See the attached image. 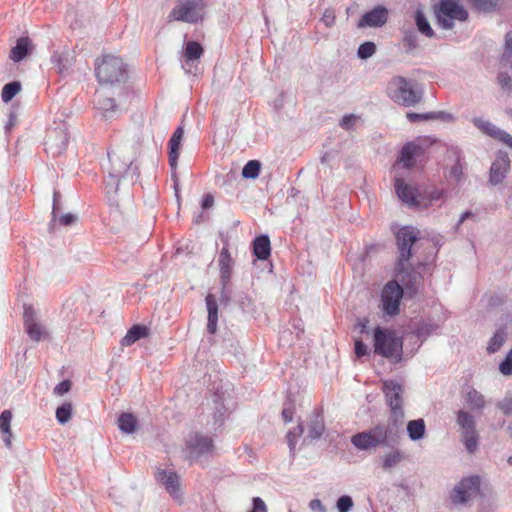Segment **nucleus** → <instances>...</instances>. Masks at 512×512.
Segmentation results:
<instances>
[{"instance_id": "f257e3e1", "label": "nucleus", "mask_w": 512, "mask_h": 512, "mask_svg": "<svg viewBox=\"0 0 512 512\" xmlns=\"http://www.w3.org/2000/svg\"><path fill=\"white\" fill-rule=\"evenodd\" d=\"M141 144V138L127 139L108 152L109 168L105 189L109 197L118 193L121 182L135 183L139 178V168L134 165Z\"/></svg>"}, {"instance_id": "f03ea898", "label": "nucleus", "mask_w": 512, "mask_h": 512, "mask_svg": "<svg viewBox=\"0 0 512 512\" xmlns=\"http://www.w3.org/2000/svg\"><path fill=\"white\" fill-rule=\"evenodd\" d=\"M403 426L388 419L387 425L378 424L351 437V443L362 451H375L380 446L392 447L401 439Z\"/></svg>"}, {"instance_id": "7ed1b4c3", "label": "nucleus", "mask_w": 512, "mask_h": 512, "mask_svg": "<svg viewBox=\"0 0 512 512\" xmlns=\"http://www.w3.org/2000/svg\"><path fill=\"white\" fill-rule=\"evenodd\" d=\"M95 74L102 87L117 86L127 79L126 65L120 57L103 55L95 62Z\"/></svg>"}, {"instance_id": "20e7f679", "label": "nucleus", "mask_w": 512, "mask_h": 512, "mask_svg": "<svg viewBox=\"0 0 512 512\" xmlns=\"http://www.w3.org/2000/svg\"><path fill=\"white\" fill-rule=\"evenodd\" d=\"M387 89L389 97L405 107L416 105L422 98V93L416 89L415 82L402 76L393 77Z\"/></svg>"}, {"instance_id": "39448f33", "label": "nucleus", "mask_w": 512, "mask_h": 512, "mask_svg": "<svg viewBox=\"0 0 512 512\" xmlns=\"http://www.w3.org/2000/svg\"><path fill=\"white\" fill-rule=\"evenodd\" d=\"M374 352L385 358L400 361L403 351V341L395 332L382 327L374 329Z\"/></svg>"}, {"instance_id": "423d86ee", "label": "nucleus", "mask_w": 512, "mask_h": 512, "mask_svg": "<svg viewBox=\"0 0 512 512\" xmlns=\"http://www.w3.org/2000/svg\"><path fill=\"white\" fill-rule=\"evenodd\" d=\"M437 24L446 30L454 27V20L464 22L468 19V11L459 4L458 0H440L434 6Z\"/></svg>"}, {"instance_id": "0eeeda50", "label": "nucleus", "mask_w": 512, "mask_h": 512, "mask_svg": "<svg viewBox=\"0 0 512 512\" xmlns=\"http://www.w3.org/2000/svg\"><path fill=\"white\" fill-rule=\"evenodd\" d=\"M386 403L390 408L388 419L403 426L405 412L403 408L404 388L394 380H386L382 387Z\"/></svg>"}, {"instance_id": "6e6552de", "label": "nucleus", "mask_w": 512, "mask_h": 512, "mask_svg": "<svg viewBox=\"0 0 512 512\" xmlns=\"http://www.w3.org/2000/svg\"><path fill=\"white\" fill-rule=\"evenodd\" d=\"M418 231L412 227H402L396 233L397 262L400 266L410 263V259L418 248Z\"/></svg>"}, {"instance_id": "1a4fd4ad", "label": "nucleus", "mask_w": 512, "mask_h": 512, "mask_svg": "<svg viewBox=\"0 0 512 512\" xmlns=\"http://www.w3.org/2000/svg\"><path fill=\"white\" fill-rule=\"evenodd\" d=\"M203 0H179L168 15V21L197 23L203 18Z\"/></svg>"}, {"instance_id": "9d476101", "label": "nucleus", "mask_w": 512, "mask_h": 512, "mask_svg": "<svg viewBox=\"0 0 512 512\" xmlns=\"http://www.w3.org/2000/svg\"><path fill=\"white\" fill-rule=\"evenodd\" d=\"M424 263L418 262L417 266L414 267L412 263H407L406 265L400 266L399 264L395 265V273L397 279L402 283L403 291L410 296L418 293L422 282L423 276L419 271V268L423 267Z\"/></svg>"}, {"instance_id": "9b49d317", "label": "nucleus", "mask_w": 512, "mask_h": 512, "mask_svg": "<svg viewBox=\"0 0 512 512\" xmlns=\"http://www.w3.org/2000/svg\"><path fill=\"white\" fill-rule=\"evenodd\" d=\"M403 295V287L397 280L387 282L381 292V308L383 312L391 317L398 315Z\"/></svg>"}, {"instance_id": "f8f14e48", "label": "nucleus", "mask_w": 512, "mask_h": 512, "mask_svg": "<svg viewBox=\"0 0 512 512\" xmlns=\"http://www.w3.org/2000/svg\"><path fill=\"white\" fill-rule=\"evenodd\" d=\"M185 446L187 457L190 460H197L199 457L209 455L214 451L212 438L198 432L189 434Z\"/></svg>"}, {"instance_id": "ddd939ff", "label": "nucleus", "mask_w": 512, "mask_h": 512, "mask_svg": "<svg viewBox=\"0 0 512 512\" xmlns=\"http://www.w3.org/2000/svg\"><path fill=\"white\" fill-rule=\"evenodd\" d=\"M69 142V134L65 123L59 124L57 127L48 130L45 149L52 156L61 155L67 148Z\"/></svg>"}, {"instance_id": "4468645a", "label": "nucleus", "mask_w": 512, "mask_h": 512, "mask_svg": "<svg viewBox=\"0 0 512 512\" xmlns=\"http://www.w3.org/2000/svg\"><path fill=\"white\" fill-rule=\"evenodd\" d=\"M480 489L479 476L463 478L453 489L451 500L453 503H466L473 496L477 495Z\"/></svg>"}, {"instance_id": "2eb2a0df", "label": "nucleus", "mask_w": 512, "mask_h": 512, "mask_svg": "<svg viewBox=\"0 0 512 512\" xmlns=\"http://www.w3.org/2000/svg\"><path fill=\"white\" fill-rule=\"evenodd\" d=\"M23 319L25 331L31 340L39 342L48 336L47 330L40 323L33 307L27 305L24 306Z\"/></svg>"}, {"instance_id": "dca6fc26", "label": "nucleus", "mask_w": 512, "mask_h": 512, "mask_svg": "<svg viewBox=\"0 0 512 512\" xmlns=\"http://www.w3.org/2000/svg\"><path fill=\"white\" fill-rule=\"evenodd\" d=\"M510 158L505 151H498L489 171V183L493 186L501 184L510 169Z\"/></svg>"}, {"instance_id": "f3484780", "label": "nucleus", "mask_w": 512, "mask_h": 512, "mask_svg": "<svg viewBox=\"0 0 512 512\" xmlns=\"http://www.w3.org/2000/svg\"><path fill=\"white\" fill-rule=\"evenodd\" d=\"M155 478L173 498L180 499L182 497L180 478L176 472L158 469L155 472Z\"/></svg>"}, {"instance_id": "a211bd4d", "label": "nucleus", "mask_w": 512, "mask_h": 512, "mask_svg": "<svg viewBox=\"0 0 512 512\" xmlns=\"http://www.w3.org/2000/svg\"><path fill=\"white\" fill-rule=\"evenodd\" d=\"M220 282L222 285V298L228 300L225 295L232 275L233 259L229 250L223 247L219 254Z\"/></svg>"}, {"instance_id": "6ab92c4d", "label": "nucleus", "mask_w": 512, "mask_h": 512, "mask_svg": "<svg viewBox=\"0 0 512 512\" xmlns=\"http://www.w3.org/2000/svg\"><path fill=\"white\" fill-rule=\"evenodd\" d=\"M395 190L397 196L406 204L410 206H415L419 204H423V200L421 198L420 189H414L407 185L403 179L397 178L395 180Z\"/></svg>"}, {"instance_id": "aec40b11", "label": "nucleus", "mask_w": 512, "mask_h": 512, "mask_svg": "<svg viewBox=\"0 0 512 512\" xmlns=\"http://www.w3.org/2000/svg\"><path fill=\"white\" fill-rule=\"evenodd\" d=\"M426 139H416L405 144L401 150L400 161L404 167L409 168L413 165V159L420 157L424 153Z\"/></svg>"}, {"instance_id": "412c9836", "label": "nucleus", "mask_w": 512, "mask_h": 512, "mask_svg": "<svg viewBox=\"0 0 512 512\" xmlns=\"http://www.w3.org/2000/svg\"><path fill=\"white\" fill-rule=\"evenodd\" d=\"M387 19L388 10L384 6L378 5L361 17L358 22V27H381L387 22Z\"/></svg>"}, {"instance_id": "4be33fe9", "label": "nucleus", "mask_w": 512, "mask_h": 512, "mask_svg": "<svg viewBox=\"0 0 512 512\" xmlns=\"http://www.w3.org/2000/svg\"><path fill=\"white\" fill-rule=\"evenodd\" d=\"M95 105L97 109L102 111L105 118L112 117V114L116 111V104L113 98H109L106 95L105 87L97 90L95 93Z\"/></svg>"}, {"instance_id": "5701e85b", "label": "nucleus", "mask_w": 512, "mask_h": 512, "mask_svg": "<svg viewBox=\"0 0 512 512\" xmlns=\"http://www.w3.org/2000/svg\"><path fill=\"white\" fill-rule=\"evenodd\" d=\"M207 311H208V322L207 331L210 334H215L217 331L218 322V304L216 297L212 294H208L205 298Z\"/></svg>"}, {"instance_id": "b1692460", "label": "nucleus", "mask_w": 512, "mask_h": 512, "mask_svg": "<svg viewBox=\"0 0 512 512\" xmlns=\"http://www.w3.org/2000/svg\"><path fill=\"white\" fill-rule=\"evenodd\" d=\"M414 21L419 33L427 38H434L436 36V33L432 29L427 16L420 7H418L414 12Z\"/></svg>"}, {"instance_id": "393cba45", "label": "nucleus", "mask_w": 512, "mask_h": 512, "mask_svg": "<svg viewBox=\"0 0 512 512\" xmlns=\"http://www.w3.org/2000/svg\"><path fill=\"white\" fill-rule=\"evenodd\" d=\"M253 253L260 260H267L271 254L270 239L267 235H260L253 241Z\"/></svg>"}, {"instance_id": "a878e982", "label": "nucleus", "mask_w": 512, "mask_h": 512, "mask_svg": "<svg viewBox=\"0 0 512 512\" xmlns=\"http://www.w3.org/2000/svg\"><path fill=\"white\" fill-rule=\"evenodd\" d=\"M31 49L32 45L30 39L28 37H21L11 49L10 58L14 62H20L27 56Z\"/></svg>"}, {"instance_id": "bb28decb", "label": "nucleus", "mask_w": 512, "mask_h": 512, "mask_svg": "<svg viewBox=\"0 0 512 512\" xmlns=\"http://www.w3.org/2000/svg\"><path fill=\"white\" fill-rule=\"evenodd\" d=\"M407 433L412 441H418L424 438L426 425L422 418L411 420L407 423Z\"/></svg>"}, {"instance_id": "cd10ccee", "label": "nucleus", "mask_w": 512, "mask_h": 512, "mask_svg": "<svg viewBox=\"0 0 512 512\" xmlns=\"http://www.w3.org/2000/svg\"><path fill=\"white\" fill-rule=\"evenodd\" d=\"M507 337V329L505 327L499 328L490 338L487 346V352L489 354H494L499 351L500 348L505 344Z\"/></svg>"}, {"instance_id": "c85d7f7f", "label": "nucleus", "mask_w": 512, "mask_h": 512, "mask_svg": "<svg viewBox=\"0 0 512 512\" xmlns=\"http://www.w3.org/2000/svg\"><path fill=\"white\" fill-rule=\"evenodd\" d=\"M148 329L142 325L132 326L121 340L122 346H130L137 340L147 336Z\"/></svg>"}, {"instance_id": "c756f323", "label": "nucleus", "mask_w": 512, "mask_h": 512, "mask_svg": "<svg viewBox=\"0 0 512 512\" xmlns=\"http://www.w3.org/2000/svg\"><path fill=\"white\" fill-rule=\"evenodd\" d=\"M181 142L170 138L169 140V164L171 169L173 170L172 177L175 182V187L177 186V176L175 170L177 168L178 158L180 154Z\"/></svg>"}, {"instance_id": "7c9ffc66", "label": "nucleus", "mask_w": 512, "mask_h": 512, "mask_svg": "<svg viewBox=\"0 0 512 512\" xmlns=\"http://www.w3.org/2000/svg\"><path fill=\"white\" fill-rule=\"evenodd\" d=\"M420 192L423 204L417 205L418 208H427L442 197V191L435 187H426Z\"/></svg>"}, {"instance_id": "2f4dec72", "label": "nucleus", "mask_w": 512, "mask_h": 512, "mask_svg": "<svg viewBox=\"0 0 512 512\" xmlns=\"http://www.w3.org/2000/svg\"><path fill=\"white\" fill-rule=\"evenodd\" d=\"M404 458L405 456L402 451L393 450L383 456L382 468L386 471L391 470L398 466L404 460Z\"/></svg>"}, {"instance_id": "473e14b6", "label": "nucleus", "mask_w": 512, "mask_h": 512, "mask_svg": "<svg viewBox=\"0 0 512 512\" xmlns=\"http://www.w3.org/2000/svg\"><path fill=\"white\" fill-rule=\"evenodd\" d=\"M203 52L204 50L198 42H187L183 53L185 63L188 64L189 62L198 60L202 56Z\"/></svg>"}, {"instance_id": "72a5a7b5", "label": "nucleus", "mask_w": 512, "mask_h": 512, "mask_svg": "<svg viewBox=\"0 0 512 512\" xmlns=\"http://www.w3.org/2000/svg\"><path fill=\"white\" fill-rule=\"evenodd\" d=\"M457 424L461 427L463 432H474L476 431V422L474 417L464 410H460L457 413Z\"/></svg>"}, {"instance_id": "f704fd0d", "label": "nucleus", "mask_w": 512, "mask_h": 512, "mask_svg": "<svg viewBox=\"0 0 512 512\" xmlns=\"http://www.w3.org/2000/svg\"><path fill=\"white\" fill-rule=\"evenodd\" d=\"M324 432V422L320 415L316 414L314 415L308 426V435L307 437L311 440L318 439L322 436Z\"/></svg>"}, {"instance_id": "c9c22d12", "label": "nucleus", "mask_w": 512, "mask_h": 512, "mask_svg": "<svg viewBox=\"0 0 512 512\" xmlns=\"http://www.w3.org/2000/svg\"><path fill=\"white\" fill-rule=\"evenodd\" d=\"M118 426L124 433H133L137 428V419L131 413H122L118 418Z\"/></svg>"}, {"instance_id": "e433bc0d", "label": "nucleus", "mask_w": 512, "mask_h": 512, "mask_svg": "<svg viewBox=\"0 0 512 512\" xmlns=\"http://www.w3.org/2000/svg\"><path fill=\"white\" fill-rule=\"evenodd\" d=\"M445 116H446V113L443 111L429 112V113L408 112L406 114V118L411 123H415V122H419V121L434 120V119H444Z\"/></svg>"}, {"instance_id": "4c0bfd02", "label": "nucleus", "mask_w": 512, "mask_h": 512, "mask_svg": "<svg viewBox=\"0 0 512 512\" xmlns=\"http://www.w3.org/2000/svg\"><path fill=\"white\" fill-rule=\"evenodd\" d=\"M475 127H477L482 133L495 138L500 128L496 127L490 121L480 117H475L472 120Z\"/></svg>"}, {"instance_id": "58836bf2", "label": "nucleus", "mask_w": 512, "mask_h": 512, "mask_svg": "<svg viewBox=\"0 0 512 512\" xmlns=\"http://www.w3.org/2000/svg\"><path fill=\"white\" fill-rule=\"evenodd\" d=\"M468 2L476 11L490 13L496 10L500 0H468Z\"/></svg>"}, {"instance_id": "ea45409f", "label": "nucleus", "mask_w": 512, "mask_h": 512, "mask_svg": "<svg viewBox=\"0 0 512 512\" xmlns=\"http://www.w3.org/2000/svg\"><path fill=\"white\" fill-rule=\"evenodd\" d=\"M466 402L472 409L481 410L485 407L484 396L475 389L467 393Z\"/></svg>"}, {"instance_id": "a19ab883", "label": "nucleus", "mask_w": 512, "mask_h": 512, "mask_svg": "<svg viewBox=\"0 0 512 512\" xmlns=\"http://www.w3.org/2000/svg\"><path fill=\"white\" fill-rule=\"evenodd\" d=\"M448 179L454 181L456 184H461L465 180L464 166L458 158L455 164L448 172Z\"/></svg>"}, {"instance_id": "79ce46f5", "label": "nucleus", "mask_w": 512, "mask_h": 512, "mask_svg": "<svg viewBox=\"0 0 512 512\" xmlns=\"http://www.w3.org/2000/svg\"><path fill=\"white\" fill-rule=\"evenodd\" d=\"M21 83L18 81H12L4 85L1 93L2 100L4 102L11 101L15 95L20 92Z\"/></svg>"}, {"instance_id": "37998d69", "label": "nucleus", "mask_w": 512, "mask_h": 512, "mask_svg": "<svg viewBox=\"0 0 512 512\" xmlns=\"http://www.w3.org/2000/svg\"><path fill=\"white\" fill-rule=\"evenodd\" d=\"M261 163L258 160L248 161L242 169V176L246 179H255L259 176Z\"/></svg>"}, {"instance_id": "c03bdc74", "label": "nucleus", "mask_w": 512, "mask_h": 512, "mask_svg": "<svg viewBox=\"0 0 512 512\" xmlns=\"http://www.w3.org/2000/svg\"><path fill=\"white\" fill-rule=\"evenodd\" d=\"M462 439L464 445L469 453L476 451L478 446V433L474 432H462Z\"/></svg>"}, {"instance_id": "a18cd8bd", "label": "nucleus", "mask_w": 512, "mask_h": 512, "mask_svg": "<svg viewBox=\"0 0 512 512\" xmlns=\"http://www.w3.org/2000/svg\"><path fill=\"white\" fill-rule=\"evenodd\" d=\"M72 416V404L69 402L63 403L56 410V418L60 424L67 423Z\"/></svg>"}, {"instance_id": "49530a36", "label": "nucleus", "mask_w": 512, "mask_h": 512, "mask_svg": "<svg viewBox=\"0 0 512 512\" xmlns=\"http://www.w3.org/2000/svg\"><path fill=\"white\" fill-rule=\"evenodd\" d=\"M403 44L408 51H412L418 47V37L416 31L413 29L404 30Z\"/></svg>"}, {"instance_id": "de8ad7c7", "label": "nucleus", "mask_w": 512, "mask_h": 512, "mask_svg": "<svg viewBox=\"0 0 512 512\" xmlns=\"http://www.w3.org/2000/svg\"><path fill=\"white\" fill-rule=\"evenodd\" d=\"M303 432L304 428L303 425L300 423L294 429L290 430L287 433L286 438L291 453L294 452L297 440L303 434Z\"/></svg>"}, {"instance_id": "09e8293b", "label": "nucleus", "mask_w": 512, "mask_h": 512, "mask_svg": "<svg viewBox=\"0 0 512 512\" xmlns=\"http://www.w3.org/2000/svg\"><path fill=\"white\" fill-rule=\"evenodd\" d=\"M376 52V45L374 42H364L362 43L357 50V56L360 59L366 60L372 57Z\"/></svg>"}, {"instance_id": "8fccbe9b", "label": "nucleus", "mask_w": 512, "mask_h": 512, "mask_svg": "<svg viewBox=\"0 0 512 512\" xmlns=\"http://www.w3.org/2000/svg\"><path fill=\"white\" fill-rule=\"evenodd\" d=\"M51 61L54 64V68L57 70L58 73H63L68 69L69 59L67 57H64L62 54L55 53L51 57Z\"/></svg>"}, {"instance_id": "3c124183", "label": "nucleus", "mask_w": 512, "mask_h": 512, "mask_svg": "<svg viewBox=\"0 0 512 512\" xmlns=\"http://www.w3.org/2000/svg\"><path fill=\"white\" fill-rule=\"evenodd\" d=\"M438 329V325L432 322H421L417 329L416 334L419 337H427Z\"/></svg>"}, {"instance_id": "603ef678", "label": "nucleus", "mask_w": 512, "mask_h": 512, "mask_svg": "<svg viewBox=\"0 0 512 512\" xmlns=\"http://www.w3.org/2000/svg\"><path fill=\"white\" fill-rule=\"evenodd\" d=\"M12 412L10 410H4L0 414V431L1 433H9L11 431Z\"/></svg>"}, {"instance_id": "864d4df0", "label": "nucleus", "mask_w": 512, "mask_h": 512, "mask_svg": "<svg viewBox=\"0 0 512 512\" xmlns=\"http://www.w3.org/2000/svg\"><path fill=\"white\" fill-rule=\"evenodd\" d=\"M499 371L504 376L512 375V348L508 351L504 360L499 364Z\"/></svg>"}, {"instance_id": "5fc2aeb1", "label": "nucleus", "mask_w": 512, "mask_h": 512, "mask_svg": "<svg viewBox=\"0 0 512 512\" xmlns=\"http://www.w3.org/2000/svg\"><path fill=\"white\" fill-rule=\"evenodd\" d=\"M498 84L501 89L507 92V94H512V78L505 72H500L497 76Z\"/></svg>"}, {"instance_id": "6e6d98bb", "label": "nucleus", "mask_w": 512, "mask_h": 512, "mask_svg": "<svg viewBox=\"0 0 512 512\" xmlns=\"http://www.w3.org/2000/svg\"><path fill=\"white\" fill-rule=\"evenodd\" d=\"M339 512H349L353 507V500L348 495L341 496L336 503Z\"/></svg>"}, {"instance_id": "4d7b16f0", "label": "nucleus", "mask_w": 512, "mask_h": 512, "mask_svg": "<svg viewBox=\"0 0 512 512\" xmlns=\"http://www.w3.org/2000/svg\"><path fill=\"white\" fill-rule=\"evenodd\" d=\"M512 59V31L505 35V50L502 55V61L511 62Z\"/></svg>"}, {"instance_id": "13d9d810", "label": "nucleus", "mask_w": 512, "mask_h": 512, "mask_svg": "<svg viewBox=\"0 0 512 512\" xmlns=\"http://www.w3.org/2000/svg\"><path fill=\"white\" fill-rule=\"evenodd\" d=\"M71 387L72 382L70 380H63L55 386L54 394L57 396H63L65 393L70 391Z\"/></svg>"}, {"instance_id": "bf43d9fd", "label": "nucleus", "mask_w": 512, "mask_h": 512, "mask_svg": "<svg viewBox=\"0 0 512 512\" xmlns=\"http://www.w3.org/2000/svg\"><path fill=\"white\" fill-rule=\"evenodd\" d=\"M497 407L505 414L512 415V397H506L498 402Z\"/></svg>"}, {"instance_id": "052dcab7", "label": "nucleus", "mask_w": 512, "mask_h": 512, "mask_svg": "<svg viewBox=\"0 0 512 512\" xmlns=\"http://www.w3.org/2000/svg\"><path fill=\"white\" fill-rule=\"evenodd\" d=\"M494 139L499 140L500 142L504 143L505 145L512 149V135H510L506 131L499 129Z\"/></svg>"}, {"instance_id": "680f3d73", "label": "nucleus", "mask_w": 512, "mask_h": 512, "mask_svg": "<svg viewBox=\"0 0 512 512\" xmlns=\"http://www.w3.org/2000/svg\"><path fill=\"white\" fill-rule=\"evenodd\" d=\"M354 350L358 358L363 357L368 353V347L361 339L355 340Z\"/></svg>"}, {"instance_id": "e2e57ef3", "label": "nucleus", "mask_w": 512, "mask_h": 512, "mask_svg": "<svg viewBox=\"0 0 512 512\" xmlns=\"http://www.w3.org/2000/svg\"><path fill=\"white\" fill-rule=\"evenodd\" d=\"M293 414H294V405L291 402L286 403L282 410V418H283L284 422H286V423L291 422L293 419Z\"/></svg>"}, {"instance_id": "0e129e2a", "label": "nucleus", "mask_w": 512, "mask_h": 512, "mask_svg": "<svg viewBox=\"0 0 512 512\" xmlns=\"http://www.w3.org/2000/svg\"><path fill=\"white\" fill-rule=\"evenodd\" d=\"M78 218L76 215L72 214V213H67V214H64L62 216H60L59 218V224L62 225V226H70V225H73L77 222Z\"/></svg>"}, {"instance_id": "69168bd1", "label": "nucleus", "mask_w": 512, "mask_h": 512, "mask_svg": "<svg viewBox=\"0 0 512 512\" xmlns=\"http://www.w3.org/2000/svg\"><path fill=\"white\" fill-rule=\"evenodd\" d=\"M356 119L357 116L354 114L345 115L340 122V126L346 130H349L354 126Z\"/></svg>"}, {"instance_id": "338daca9", "label": "nucleus", "mask_w": 512, "mask_h": 512, "mask_svg": "<svg viewBox=\"0 0 512 512\" xmlns=\"http://www.w3.org/2000/svg\"><path fill=\"white\" fill-rule=\"evenodd\" d=\"M252 503L253 508L250 512H267L266 504L260 497H254Z\"/></svg>"}, {"instance_id": "774afa93", "label": "nucleus", "mask_w": 512, "mask_h": 512, "mask_svg": "<svg viewBox=\"0 0 512 512\" xmlns=\"http://www.w3.org/2000/svg\"><path fill=\"white\" fill-rule=\"evenodd\" d=\"M309 507L313 511L326 512V508L323 506L319 499H313L309 503Z\"/></svg>"}]
</instances>
